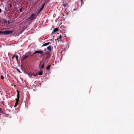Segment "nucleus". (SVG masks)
<instances>
[{
	"instance_id": "obj_1",
	"label": "nucleus",
	"mask_w": 134,
	"mask_h": 134,
	"mask_svg": "<svg viewBox=\"0 0 134 134\" xmlns=\"http://www.w3.org/2000/svg\"><path fill=\"white\" fill-rule=\"evenodd\" d=\"M13 32L12 31H0V34H11Z\"/></svg>"
},
{
	"instance_id": "obj_2",
	"label": "nucleus",
	"mask_w": 134,
	"mask_h": 134,
	"mask_svg": "<svg viewBox=\"0 0 134 134\" xmlns=\"http://www.w3.org/2000/svg\"><path fill=\"white\" fill-rule=\"evenodd\" d=\"M37 53H39L41 54V55H45V53H44V52L42 51H37L35 52L34 54H35Z\"/></svg>"
},
{
	"instance_id": "obj_3",
	"label": "nucleus",
	"mask_w": 134,
	"mask_h": 134,
	"mask_svg": "<svg viewBox=\"0 0 134 134\" xmlns=\"http://www.w3.org/2000/svg\"><path fill=\"white\" fill-rule=\"evenodd\" d=\"M29 56V55L27 53H26L25 54L23 55L22 57L21 60H24Z\"/></svg>"
},
{
	"instance_id": "obj_4",
	"label": "nucleus",
	"mask_w": 134,
	"mask_h": 134,
	"mask_svg": "<svg viewBox=\"0 0 134 134\" xmlns=\"http://www.w3.org/2000/svg\"><path fill=\"white\" fill-rule=\"evenodd\" d=\"M45 4L44 3L41 6V8H40V9L39 10L38 12V13H40L41 11L43 10V8L44 7Z\"/></svg>"
},
{
	"instance_id": "obj_5",
	"label": "nucleus",
	"mask_w": 134,
	"mask_h": 134,
	"mask_svg": "<svg viewBox=\"0 0 134 134\" xmlns=\"http://www.w3.org/2000/svg\"><path fill=\"white\" fill-rule=\"evenodd\" d=\"M34 14H33L31 15V16L29 18V19L30 20L31 19V20H34L35 19V18L34 16L35 15Z\"/></svg>"
},
{
	"instance_id": "obj_6",
	"label": "nucleus",
	"mask_w": 134,
	"mask_h": 134,
	"mask_svg": "<svg viewBox=\"0 0 134 134\" xmlns=\"http://www.w3.org/2000/svg\"><path fill=\"white\" fill-rule=\"evenodd\" d=\"M45 54H46L47 55L46 56L47 58H48L50 56V53L49 52H46L45 53Z\"/></svg>"
},
{
	"instance_id": "obj_7",
	"label": "nucleus",
	"mask_w": 134,
	"mask_h": 134,
	"mask_svg": "<svg viewBox=\"0 0 134 134\" xmlns=\"http://www.w3.org/2000/svg\"><path fill=\"white\" fill-rule=\"evenodd\" d=\"M58 28H55L52 32V34H53V33H54V32H56L57 31H58Z\"/></svg>"
},
{
	"instance_id": "obj_8",
	"label": "nucleus",
	"mask_w": 134,
	"mask_h": 134,
	"mask_svg": "<svg viewBox=\"0 0 134 134\" xmlns=\"http://www.w3.org/2000/svg\"><path fill=\"white\" fill-rule=\"evenodd\" d=\"M37 74L40 75H41L43 74V71L42 70H41L40 72H38L37 73Z\"/></svg>"
},
{
	"instance_id": "obj_9",
	"label": "nucleus",
	"mask_w": 134,
	"mask_h": 134,
	"mask_svg": "<svg viewBox=\"0 0 134 134\" xmlns=\"http://www.w3.org/2000/svg\"><path fill=\"white\" fill-rule=\"evenodd\" d=\"M51 43L50 42L46 43L43 45L42 46H44L48 45L49 44Z\"/></svg>"
},
{
	"instance_id": "obj_10",
	"label": "nucleus",
	"mask_w": 134,
	"mask_h": 134,
	"mask_svg": "<svg viewBox=\"0 0 134 134\" xmlns=\"http://www.w3.org/2000/svg\"><path fill=\"white\" fill-rule=\"evenodd\" d=\"M47 49L49 51H51V46H49L47 47Z\"/></svg>"
},
{
	"instance_id": "obj_11",
	"label": "nucleus",
	"mask_w": 134,
	"mask_h": 134,
	"mask_svg": "<svg viewBox=\"0 0 134 134\" xmlns=\"http://www.w3.org/2000/svg\"><path fill=\"white\" fill-rule=\"evenodd\" d=\"M17 98H18V99H19V97H20L19 92L18 90H17Z\"/></svg>"
},
{
	"instance_id": "obj_12",
	"label": "nucleus",
	"mask_w": 134,
	"mask_h": 134,
	"mask_svg": "<svg viewBox=\"0 0 134 134\" xmlns=\"http://www.w3.org/2000/svg\"><path fill=\"white\" fill-rule=\"evenodd\" d=\"M30 78H31L33 74L32 73L30 72L28 74Z\"/></svg>"
},
{
	"instance_id": "obj_13",
	"label": "nucleus",
	"mask_w": 134,
	"mask_h": 134,
	"mask_svg": "<svg viewBox=\"0 0 134 134\" xmlns=\"http://www.w3.org/2000/svg\"><path fill=\"white\" fill-rule=\"evenodd\" d=\"M44 63H43L42 65H41V68H40V70H41V69H43L44 68Z\"/></svg>"
},
{
	"instance_id": "obj_14",
	"label": "nucleus",
	"mask_w": 134,
	"mask_h": 134,
	"mask_svg": "<svg viewBox=\"0 0 134 134\" xmlns=\"http://www.w3.org/2000/svg\"><path fill=\"white\" fill-rule=\"evenodd\" d=\"M51 65H48L47 67H46V69L48 70H49L50 69V67Z\"/></svg>"
},
{
	"instance_id": "obj_15",
	"label": "nucleus",
	"mask_w": 134,
	"mask_h": 134,
	"mask_svg": "<svg viewBox=\"0 0 134 134\" xmlns=\"http://www.w3.org/2000/svg\"><path fill=\"white\" fill-rule=\"evenodd\" d=\"M18 55H16L15 56V58L16 60L18 61Z\"/></svg>"
},
{
	"instance_id": "obj_16",
	"label": "nucleus",
	"mask_w": 134,
	"mask_h": 134,
	"mask_svg": "<svg viewBox=\"0 0 134 134\" xmlns=\"http://www.w3.org/2000/svg\"><path fill=\"white\" fill-rule=\"evenodd\" d=\"M16 70L19 73H21V72L19 69L17 68V69H16Z\"/></svg>"
},
{
	"instance_id": "obj_17",
	"label": "nucleus",
	"mask_w": 134,
	"mask_h": 134,
	"mask_svg": "<svg viewBox=\"0 0 134 134\" xmlns=\"http://www.w3.org/2000/svg\"><path fill=\"white\" fill-rule=\"evenodd\" d=\"M19 99H18V98H16L15 99L16 102H18L19 101Z\"/></svg>"
},
{
	"instance_id": "obj_18",
	"label": "nucleus",
	"mask_w": 134,
	"mask_h": 134,
	"mask_svg": "<svg viewBox=\"0 0 134 134\" xmlns=\"http://www.w3.org/2000/svg\"><path fill=\"white\" fill-rule=\"evenodd\" d=\"M1 78L3 80L4 79V77L3 75H1Z\"/></svg>"
},
{
	"instance_id": "obj_19",
	"label": "nucleus",
	"mask_w": 134,
	"mask_h": 134,
	"mask_svg": "<svg viewBox=\"0 0 134 134\" xmlns=\"http://www.w3.org/2000/svg\"><path fill=\"white\" fill-rule=\"evenodd\" d=\"M19 11H20V12H22V9L21 8H20V9H19Z\"/></svg>"
},
{
	"instance_id": "obj_20",
	"label": "nucleus",
	"mask_w": 134,
	"mask_h": 134,
	"mask_svg": "<svg viewBox=\"0 0 134 134\" xmlns=\"http://www.w3.org/2000/svg\"><path fill=\"white\" fill-rule=\"evenodd\" d=\"M59 38L60 39H61L62 38V36L61 35H60L59 36Z\"/></svg>"
},
{
	"instance_id": "obj_21",
	"label": "nucleus",
	"mask_w": 134,
	"mask_h": 134,
	"mask_svg": "<svg viewBox=\"0 0 134 134\" xmlns=\"http://www.w3.org/2000/svg\"><path fill=\"white\" fill-rule=\"evenodd\" d=\"M12 5L11 4H10L9 5V7L11 8L12 7Z\"/></svg>"
},
{
	"instance_id": "obj_22",
	"label": "nucleus",
	"mask_w": 134,
	"mask_h": 134,
	"mask_svg": "<svg viewBox=\"0 0 134 134\" xmlns=\"http://www.w3.org/2000/svg\"><path fill=\"white\" fill-rule=\"evenodd\" d=\"M18 102H16L15 103V104H16L17 105H18Z\"/></svg>"
},
{
	"instance_id": "obj_23",
	"label": "nucleus",
	"mask_w": 134,
	"mask_h": 134,
	"mask_svg": "<svg viewBox=\"0 0 134 134\" xmlns=\"http://www.w3.org/2000/svg\"><path fill=\"white\" fill-rule=\"evenodd\" d=\"M37 75V73L36 74H33V75H34V76H36Z\"/></svg>"
},
{
	"instance_id": "obj_24",
	"label": "nucleus",
	"mask_w": 134,
	"mask_h": 134,
	"mask_svg": "<svg viewBox=\"0 0 134 134\" xmlns=\"http://www.w3.org/2000/svg\"><path fill=\"white\" fill-rule=\"evenodd\" d=\"M4 23H7V22L5 20L4 21Z\"/></svg>"
},
{
	"instance_id": "obj_25",
	"label": "nucleus",
	"mask_w": 134,
	"mask_h": 134,
	"mask_svg": "<svg viewBox=\"0 0 134 134\" xmlns=\"http://www.w3.org/2000/svg\"><path fill=\"white\" fill-rule=\"evenodd\" d=\"M63 6L64 7H65L66 6V4H63Z\"/></svg>"
},
{
	"instance_id": "obj_26",
	"label": "nucleus",
	"mask_w": 134,
	"mask_h": 134,
	"mask_svg": "<svg viewBox=\"0 0 134 134\" xmlns=\"http://www.w3.org/2000/svg\"><path fill=\"white\" fill-rule=\"evenodd\" d=\"M7 22H8V24H10V22H9V20H8V21Z\"/></svg>"
},
{
	"instance_id": "obj_27",
	"label": "nucleus",
	"mask_w": 134,
	"mask_h": 134,
	"mask_svg": "<svg viewBox=\"0 0 134 134\" xmlns=\"http://www.w3.org/2000/svg\"><path fill=\"white\" fill-rule=\"evenodd\" d=\"M76 9H73V10L74 11V10L76 11Z\"/></svg>"
},
{
	"instance_id": "obj_28",
	"label": "nucleus",
	"mask_w": 134,
	"mask_h": 134,
	"mask_svg": "<svg viewBox=\"0 0 134 134\" xmlns=\"http://www.w3.org/2000/svg\"><path fill=\"white\" fill-rule=\"evenodd\" d=\"M17 106V105H16V104H15V105H14V107H16V106Z\"/></svg>"
},
{
	"instance_id": "obj_29",
	"label": "nucleus",
	"mask_w": 134,
	"mask_h": 134,
	"mask_svg": "<svg viewBox=\"0 0 134 134\" xmlns=\"http://www.w3.org/2000/svg\"><path fill=\"white\" fill-rule=\"evenodd\" d=\"M2 12V10L1 8H0V13H1Z\"/></svg>"
},
{
	"instance_id": "obj_30",
	"label": "nucleus",
	"mask_w": 134,
	"mask_h": 134,
	"mask_svg": "<svg viewBox=\"0 0 134 134\" xmlns=\"http://www.w3.org/2000/svg\"><path fill=\"white\" fill-rule=\"evenodd\" d=\"M2 110V109L1 108H0V112Z\"/></svg>"
},
{
	"instance_id": "obj_31",
	"label": "nucleus",
	"mask_w": 134,
	"mask_h": 134,
	"mask_svg": "<svg viewBox=\"0 0 134 134\" xmlns=\"http://www.w3.org/2000/svg\"><path fill=\"white\" fill-rule=\"evenodd\" d=\"M14 55L13 56V57H12V58H14Z\"/></svg>"
},
{
	"instance_id": "obj_32",
	"label": "nucleus",
	"mask_w": 134,
	"mask_h": 134,
	"mask_svg": "<svg viewBox=\"0 0 134 134\" xmlns=\"http://www.w3.org/2000/svg\"><path fill=\"white\" fill-rule=\"evenodd\" d=\"M81 0V2H82V0Z\"/></svg>"
},
{
	"instance_id": "obj_33",
	"label": "nucleus",
	"mask_w": 134,
	"mask_h": 134,
	"mask_svg": "<svg viewBox=\"0 0 134 134\" xmlns=\"http://www.w3.org/2000/svg\"><path fill=\"white\" fill-rule=\"evenodd\" d=\"M81 2V3H83V2L82 1V2Z\"/></svg>"
},
{
	"instance_id": "obj_34",
	"label": "nucleus",
	"mask_w": 134,
	"mask_h": 134,
	"mask_svg": "<svg viewBox=\"0 0 134 134\" xmlns=\"http://www.w3.org/2000/svg\"><path fill=\"white\" fill-rule=\"evenodd\" d=\"M58 40V38H57V40L55 39V41H56L57 40Z\"/></svg>"
},
{
	"instance_id": "obj_35",
	"label": "nucleus",
	"mask_w": 134,
	"mask_h": 134,
	"mask_svg": "<svg viewBox=\"0 0 134 134\" xmlns=\"http://www.w3.org/2000/svg\"><path fill=\"white\" fill-rule=\"evenodd\" d=\"M1 22V21H0V22Z\"/></svg>"
}]
</instances>
